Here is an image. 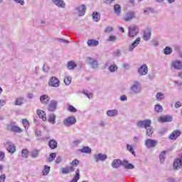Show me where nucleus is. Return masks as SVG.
<instances>
[{
  "mask_svg": "<svg viewBox=\"0 0 182 182\" xmlns=\"http://www.w3.org/2000/svg\"><path fill=\"white\" fill-rule=\"evenodd\" d=\"M129 92L131 95H139L141 93V85L138 81H134L130 87Z\"/></svg>",
  "mask_w": 182,
  "mask_h": 182,
  "instance_id": "1",
  "label": "nucleus"
},
{
  "mask_svg": "<svg viewBox=\"0 0 182 182\" xmlns=\"http://www.w3.org/2000/svg\"><path fill=\"white\" fill-rule=\"evenodd\" d=\"M85 60L87 65H89V66L92 68V69H99V62L96 58H93L92 57H87Z\"/></svg>",
  "mask_w": 182,
  "mask_h": 182,
  "instance_id": "2",
  "label": "nucleus"
},
{
  "mask_svg": "<svg viewBox=\"0 0 182 182\" xmlns=\"http://www.w3.org/2000/svg\"><path fill=\"white\" fill-rule=\"evenodd\" d=\"M136 126L141 129H147L151 126V121L150 119L139 120L136 122Z\"/></svg>",
  "mask_w": 182,
  "mask_h": 182,
  "instance_id": "3",
  "label": "nucleus"
},
{
  "mask_svg": "<svg viewBox=\"0 0 182 182\" xmlns=\"http://www.w3.org/2000/svg\"><path fill=\"white\" fill-rule=\"evenodd\" d=\"M63 124L66 127H70L73 124H76V117L74 116L68 117L63 120Z\"/></svg>",
  "mask_w": 182,
  "mask_h": 182,
  "instance_id": "4",
  "label": "nucleus"
},
{
  "mask_svg": "<svg viewBox=\"0 0 182 182\" xmlns=\"http://www.w3.org/2000/svg\"><path fill=\"white\" fill-rule=\"evenodd\" d=\"M48 86L50 87H59L60 86V82L56 77H51L48 81Z\"/></svg>",
  "mask_w": 182,
  "mask_h": 182,
  "instance_id": "5",
  "label": "nucleus"
},
{
  "mask_svg": "<svg viewBox=\"0 0 182 182\" xmlns=\"http://www.w3.org/2000/svg\"><path fill=\"white\" fill-rule=\"evenodd\" d=\"M159 144V141L155 139H148L145 140V146L147 149H154Z\"/></svg>",
  "mask_w": 182,
  "mask_h": 182,
  "instance_id": "6",
  "label": "nucleus"
},
{
  "mask_svg": "<svg viewBox=\"0 0 182 182\" xmlns=\"http://www.w3.org/2000/svg\"><path fill=\"white\" fill-rule=\"evenodd\" d=\"M129 36L130 38H134V36H137L139 33V28L136 26L132 25L129 27Z\"/></svg>",
  "mask_w": 182,
  "mask_h": 182,
  "instance_id": "7",
  "label": "nucleus"
},
{
  "mask_svg": "<svg viewBox=\"0 0 182 182\" xmlns=\"http://www.w3.org/2000/svg\"><path fill=\"white\" fill-rule=\"evenodd\" d=\"M137 73L139 76H146L147 73H149V67H147V64H143L140 68L137 69Z\"/></svg>",
  "mask_w": 182,
  "mask_h": 182,
  "instance_id": "8",
  "label": "nucleus"
},
{
  "mask_svg": "<svg viewBox=\"0 0 182 182\" xmlns=\"http://www.w3.org/2000/svg\"><path fill=\"white\" fill-rule=\"evenodd\" d=\"M94 160L95 163H99V161H106L107 160V155L105 154H96L94 155Z\"/></svg>",
  "mask_w": 182,
  "mask_h": 182,
  "instance_id": "9",
  "label": "nucleus"
},
{
  "mask_svg": "<svg viewBox=\"0 0 182 182\" xmlns=\"http://www.w3.org/2000/svg\"><path fill=\"white\" fill-rule=\"evenodd\" d=\"M136 17V13L134 11H129L127 12L124 17L123 18V21L125 22H130L132 19H134Z\"/></svg>",
  "mask_w": 182,
  "mask_h": 182,
  "instance_id": "10",
  "label": "nucleus"
},
{
  "mask_svg": "<svg viewBox=\"0 0 182 182\" xmlns=\"http://www.w3.org/2000/svg\"><path fill=\"white\" fill-rule=\"evenodd\" d=\"M173 168L174 170H178L182 168V154H181L180 158H178L173 161Z\"/></svg>",
  "mask_w": 182,
  "mask_h": 182,
  "instance_id": "11",
  "label": "nucleus"
},
{
  "mask_svg": "<svg viewBox=\"0 0 182 182\" xmlns=\"http://www.w3.org/2000/svg\"><path fill=\"white\" fill-rule=\"evenodd\" d=\"M7 130L14 133H22V129L19 127L12 124L7 125Z\"/></svg>",
  "mask_w": 182,
  "mask_h": 182,
  "instance_id": "12",
  "label": "nucleus"
},
{
  "mask_svg": "<svg viewBox=\"0 0 182 182\" xmlns=\"http://www.w3.org/2000/svg\"><path fill=\"white\" fill-rule=\"evenodd\" d=\"M5 147L9 151V153H11V154H14V153L16 151V149L15 148V144H14L12 142L7 141L5 144Z\"/></svg>",
  "mask_w": 182,
  "mask_h": 182,
  "instance_id": "13",
  "label": "nucleus"
},
{
  "mask_svg": "<svg viewBox=\"0 0 182 182\" xmlns=\"http://www.w3.org/2000/svg\"><path fill=\"white\" fill-rule=\"evenodd\" d=\"M158 120L160 123H170V122H173V117L170 115L161 116Z\"/></svg>",
  "mask_w": 182,
  "mask_h": 182,
  "instance_id": "14",
  "label": "nucleus"
},
{
  "mask_svg": "<svg viewBox=\"0 0 182 182\" xmlns=\"http://www.w3.org/2000/svg\"><path fill=\"white\" fill-rule=\"evenodd\" d=\"M140 41H141V39L140 38H137L132 44L129 46L128 50L129 52H133V50H134V48H137V46L139 45Z\"/></svg>",
  "mask_w": 182,
  "mask_h": 182,
  "instance_id": "15",
  "label": "nucleus"
},
{
  "mask_svg": "<svg viewBox=\"0 0 182 182\" xmlns=\"http://www.w3.org/2000/svg\"><path fill=\"white\" fill-rule=\"evenodd\" d=\"M52 2L55 6H58V8H61L63 9L66 8V3H65V1L63 0H52Z\"/></svg>",
  "mask_w": 182,
  "mask_h": 182,
  "instance_id": "16",
  "label": "nucleus"
},
{
  "mask_svg": "<svg viewBox=\"0 0 182 182\" xmlns=\"http://www.w3.org/2000/svg\"><path fill=\"white\" fill-rule=\"evenodd\" d=\"M172 68H174L176 70H181L182 69V61L175 60L171 62Z\"/></svg>",
  "mask_w": 182,
  "mask_h": 182,
  "instance_id": "17",
  "label": "nucleus"
},
{
  "mask_svg": "<svg viewBox=\"0 0 182 182\" xmlns=\"http://www.w3.org/2000/svg\"><path fill=\"white\" fill-rule=\"evenodd\" d=\"M181 135V131L180 130H175L169 135L170 140H176L178 137H180Z\"/></svg>",
  "mask_w": 182,
  "mask_h": 182,
  "instance_id": "18",
  "label": "nucleus"
},
{
  "mask_svg": "<svg viewBox=\"0 0 182 182\" xmlns=\"http://www.w3.org/2000/svg\"><path fill=\"white\" fill-rule=\"evenodd\" d=\"M75 9L78 11L79 16H83L86 14V6L84 4L77 7Z\"/></svg>",
  "mask_w": 182,
  "mask_h": 182,
  "instance_id": "19",
  "label": "nucleus"
},
{
  "mask_svg": "<svg viewBox=\"0 0 182 182\" xmlns=\"http://www.w3.org/2000/svg\"><path fill=\"white\" fill-rule=\"evenodd\" d=\"M57 106H58V102H56V100H52L50 102L48 105V109L50 112H55V110H56Z\"/></svg>",
  "mask_w": 182,
  "mask_h": 182,
  "instance_id": "20",
  "label": "nucleus"
},
{
  "mask_svg": "<svg viewBox=\"0 0 182 182\" xmlns=\"http://www.w3.org/2000/svg\"><path fill=\"white\" fill-rule=\"evenodd\" d=\"M87 45L90 48H96V46H99V41L95 39L88 40Z\"/></svg>",
  "mask_w": 182,
  "mask_h": 182,
  "instance_id": "21",
  "label": "nucleus"
},
{
  "mask_svg": "<svg viewBox=\"0 0 182 182\" xmlns=\"http://www.w3.org/2000/svg\"><path fill=\"white\" fill-rule=\"evenodd\" d=\"M49 100H50V97L47 95H43L40 97V102L43 105H48V103H49Z\"/></svg>",
  "mask_w": 182,
  "mask_h": 182,
  "instance_id": "22",
  "label": "nucleus"
},
{
  "mask_svg": "<svg viewBox=\"0 0 182 182\" xmlns=\"http://www.w3.org/2000/svg\"><path fill=\"white\" fill-rule=\"evenodd\" d=\"M122 166L127 168V170H133L134 168V165L129 164L127 160L122 161Z\"/></svg>",
  "mask_w": 182,
  "mask_h": 182,
  "instance_id": "23",
  "label": "nucleus"
},
{
  "mask_svg": "<svg viewBox=\"0 0 182 182\" xmlns=\"http://www.w3.org/2000/svg\"><path fill=\"white\" fill-rule=\"evenodd\" d=\"M151 38V30H150V28H146L144 31V41H149Z\"/></svg>",
  "mask_w": 182,
  "mask_h": 182,
  "instance_id": "24",
  "label": "nucleus"
},
{
  "mask_svg": "<svg viewBox=\"0 0 182 182\" xmlns=\"http://www.w3.org/2000/svg\"><path fill=\"white\" fill-rule=\"evenodd\" d=\"M36 113L40 119H42L43 122H46V113H45V111L37 109Z\"/></svg>",
  "mask_w": 182,
  "mask_h": 182,
  "instance_id": "25",
  "label": "nucleus"
},
{
  "mask_svg": "<svg viewBox=\"0 0 182 182\" xmlns=\"http://www.w3.org/2000/svg\"><path fill=\"white\" fill-rule=\"evenodd\" d=\"M119 114V111L117 109H109L107 111V115L109 117H115Z\"/></svg>",
  "mask_w": 182,
  "mask_h": 182,
  "instance_id": "26",
  "label": "nucleus"
},
{
  "mask_svg": "<svg viewBox=\"0 0 182 182\" xmlns=\"http://www.w3.org/2000/svg\"><path fill=\"white\" fill-rule=\"evenodd\" d=\"M61 171L63 174H69V173L75 171V168L73 166L65 167L61 169Z\"/></svg>",
  "mask_w": 182,
  "mask_h": 182,
  "instance_id": "27",
  "label": "nucleus"
},
{
  "mask_svg": "<svg viewBox=\"0 0 182 182\" xmlns=\"http://www.w3.org/2000/svg\"><path fill=\"white\" fill-rule=\"evenodd\" d=\"M122 163L123 161L120 159H114L112 163V167H113V168H119Z\"/></svg>",
  "mask_w": 182,
  "mask_h": 182,
  "instance_id": "28",
  "label": "nucleus"
},
{
  "mask_svg": "<svg viewBox=\"0 0 182 182\" xmlns=\"http://www.w3.org/2000/svg\"><path fill=\"white\" fill-rule=\"evenodd\" d=\"M48 146L50 149L55 150V149H58V141H56L55 139H50L48 141Z\"/></svg>",
  "mask_w": 182,
  "mask_h": 182,
  "instance_id": "29",
  "label": "nucleus"
},
{
  "mask_svg": "<svg viewBox=\"0 0 182 182\" xmlns=\"http://www.w3.org/2000/svg\"><path fill=\"white\" fill-rule=\"evenodd\" d=\"M80 178V170L78 168V169H76L75 175L70 182H77L79 181Z\"/></svg>",
  "mask_w": 182,
  "mask_h": 182,
  "instance_id": "30",
  "label": "nucleus"
},
{
  "mask_svg": "<svg viewBox=\"0 0 182 182\" xmlns=\"http://www.w3.org/2000/svg\"><path fill=\"white\" fill-rule=\"evenodd\" d=\"M114 14L117 15V16H120L122 14V7L119 4H115L114 6Z\"/></svg>",
  "mask_w": 182,
  "mask_h": 182,
  "instance_id": "31",
  "label": "nucleus"
},
{
  "mask_svg": "<svg viewBox=\"0 0 182 182\" xmlns=\"http://www.w3.org/2000/svg\"><path fill=\"white\" fill-rule=\"evenodd\" d=\"M80 153H85L86 154H92V149L89 146H83L81 149H79Z\"/></svg>",
  "mask_w": 182,
  "mask_h": 182,
  "instance_id": "32",
  "label": "nucleus"
},
{
  "mask_svg": "<svg viewBox=\"0 0 182 182\" xmlns=\"http://www.w3.org/2000/svg\"><path fill=\"white\" fill-rule=\"evenodd\" d=\"M92 19L95 22H99L100 21V14L99 12L95 11L92 14Z\"/></svg>",
  "mask_w": 182,
  "mask_h": 182,
  "instance_id": "33",
  "label": "nucleus"
},
{
  "mask_svg": "<svg viewBox=\"0 0 182 182\" xmlns=\"http://www.w3.org/2000/svg\"><path fill=\"white\" fill-rule=\"evenodd\" d=\"M76 66H77V65H76L74 61H69L67 63V68L69 70H73Z\"/></svg>",
  "mask_w": 182,
  "mask_h": 182,
  "instance_id": "34",
  "label": "nucleus"
},
{
  "mask_svg": "<svg viewBox=\"0 0 182 182\" xmlns=\"http://www.w3.org/2000/svg\"><path fill=\"white\" fill-rule=\"evenodd\" d=\"M23 97H19L18 98H16V100H15V106H21L22 105H23Z\"/></svg>",
  "mask_w": 182,
  "mask_h": 182,
  "instance_id": "35",
  "label": "nucleus"
},
{
  "mask_svg": "<svg viewBox=\"0 0 182 182\" xmlns=\"http://www.w3.org/2000/svg\"><path fill=\"white\" fill-rule=\"evenodd\" d=\"M156 99L158 102H161V100H164L166 99V96L163 92H158L156 95Z\"/></svg>",
  "mask_w": 182,
  "mask_h": 182,
  "instance_id": "36",
  "label": "nucleus"
},
{
  "mask_svg": "<svg viewBox=\"0 0 182 182\" xmlns=\"http://www.w3.org/2000/svg\"><path fill=\"white\" fill-rule=\"evenodd\" d=\"M166 154H167V151H162L159 154V159L161 163H164L166 160Z\"/></svg>",
  "mask_w": 182,
  "mask_h": 182,
  "instance_id": "37",
  "label": "nucleus"
},
{
  "mask_svg": "<svg viewBox=\"0 0 182 182\" xmlns=\"http://www.w3.org/2000/svg\"><path fill=\"white\" fill-rule=\"evenodd\" d=\"M154 111L156 113H161V112H163V106H161L160 104H156L154 107Z\"/></svg>",
  "mask_w": 182,
  "mask_h": 182,
  "instance_id": "38",
  "label": "nucleus"
},
{
  "mask_svg": "<svg viewBox=\"0 0 182 182\" xmlns=\"http://www.w3.org/2000/svg\"><path fill=\"white\" fill-rule=\"evenodd\" d=\"M146 129V136H151L153 133H154V129H153V127H151V125H149L147 128H145Z\"/></svg>",
  "mask_w": 182,
  "mask_h": 182,
  "instance_id": "39",
  "label": "nucleus"
},
{
  "mask_svg": "<svg viewBox=\"0 0 182 182\" xmlns=\"http://www.w3.org/2000/svg\"><path fill=\"white\" fill-rule=\"evenodd\" d=\"M173 53V49L167 46L164 49V55H171Z\"/></svg>",
  "mask_w": 182,
  "mask_h": 182,
  "instance_id": "40",
  "label": "nucleus"
},
{
  "mask_svg": "<svg viewBox=\"0 0 182 182\" xmlns=\"http://www.w3.org/2000/svg\"><path fill=\"white\" fill-rule=\"evenodd\" d=\"M50 171V168L48 165L44 166V170L43 171V176H48Z\"/></svg>",
  "mask_w": 182,
  "mask_h": 182,
  "instance_id": "41",
  "label": "nucleus"
},
{
  "mask_svg": "<svg viewBox=\"0 0 182 182\" xmlns=\"http://www.w3.org/2000/svg\"><path fill=\"white\" fill-rule=\"evenodd\" d=\"M55 159H56V153H51L48 158V163H52Z\"/></svg>",
  "mask_w": 182,
  "mask_h": 182,
  "instance_id": "42",
  "label": "nucleus"
},
{
  "mask_svg": "<svg viewBox=\"0 0 182 182\" xmlns=\"http://www.w3.org/2000/svg\"><path fill=\"white\" fill-rule=\"evenodd\" d=\"M31 157H33V159H36V157H38L39 156V150L34 149V150L31 151Z\"/></svg>",
  "mask_w": 182,
  "mask_h": 182,
  "instance_id": "43",
  "label": "nucleus"
},
{
  "mask_svg": "<svg viewBox=\"0 0 182 182\" xmlns=\"http://www.w3.org/2000/svg\"><path fill=\"white\" fill-rule=\"evenodd\" d=\"M117 65H111L109 67V72H111V73H114V72H117Z\"/></svg>",
  "mask_w": 182,
  "mask_h": 182,
  "instance_id": "44",
  "label": "nucleus"
},
{
  "mask_svg": "<svg viewBox=\"0 0 182 182\" xmlns=\"http://www.w3.org/2000/svg\"><path fill=\"white\" fill-rule=\"evenodd\" d=\"M48 122L50 123H53V124H55V123H56V117L55 116V114H53L50 115Z\"/></svg>",
  "mask_w": 182,
  "mask_h": 182,
  "instance_id": "45",
  "label": "nucleus"
},
{
  "mask_svg": "<svg viewBox=\"0 0 182 182\" xmlns=\"http://www.w3.org/2000/svg\"><path fill=\"white\" fill-rule=\"evenodd\" d=\"M21 156L25 159H28L29 156V151L28 149H23L21 151Z\"/></svg>",
  "mask_w": 182,
  "mask_h": 182,
  "instance_id": "46",
  "label": "nucleus"
},
{
  "mask_svg": "<svg viewBox=\"0 0 182 182\" xmlns=\"http://www.w3.org/2000/svg\"><path fill=\"white\" fill-rule=\"evenodd\" d=\"M127 149L132 154V156H136V152H134V149L132 145L127 144Z\"/></svg>",
  "mask_w": 182,
  "mask_h": 182,
  "instance_id": "47",
  "label": "nucleus"
},
{
  "mask_svg": "<svg viewBox=\"0 0 182 182\" xmlns=\"http://www.w3.org/2000/svg\"><path fill=\"white\" fill-rule=\"evenodd\" d=\"M64 83L65 85H66V86H69V85L72 83V78H70V77H65L64 78Z\"/></svg>",
  "mask_w": 182,
  "mask_h": 182,
  "instance_id": "48",
  "label": "nucleus"
},
{
  "mask_svg": "<svg viewBox=\"0 0 182 182\" xmlns=\"http://www.w3.org/2000/svg\"><path fill=\"white\" fill-rule=\"evenodd\" d=\"M107 42H116L117 41V37L115 36H110L107 39Z\"/></svg>",
  "mask_w": 182,
  "mask_h": 182,
  "instance_id": "49",
  "label": "nucleus"
},
{
  "mask_svg": "<svg viewBox=\"0 0 182 182\" xmlns=\"http://www.w3.org/2000/svg\"><path fill=\"white\" fill-rule=\"evenodd\" d=\"M68 110L69 112H71V113H76L77 112V109H76V108H75V107L70 105L68 108Z\"/></svg>",
  "mask_w": 182,
  "mask_h": 182,
  "instance_id": "50",
  "label": "nucleus"
},
{
  "mask_svg": "<svg viewBox=\"0 0 182 182\" xmlns=\"http://www.w3.org/2000/svg\"><path fill=\"white\" fill-rule=\"evenodd\" d=\"M104 32L105 33H110L111 32H113V27H112V26L106 27V28L105 29Z\"/></svg>",
  "mask_w": 182,
  "mask_h": 182,
  "instance_id": "51",
  "label": "nucleus"
},
{
  "mask_svg": "<svg viewBox=\"0 0 182 182\" xmlns=\"http://www.w3.org/2000/svg\"><path fill=\"white\" fill-rule=\"evenodd\" d=\"M22 123L25 127V129H28L29 127V122L27 119H23Z\"/></svg>",
  "mask_w": 182,
  "mask_h": 182,
  "instance_id": "52",
  "label": "nucleus"
},
{
  "mask_svg": "<svg viewBox=\"0 0 182 182\" xmlns=\"http://www.w3.org/2000/svg\"><path fill=\"white\" fill-rule=\"evenodd\" d=\"M63 161V159L61 158V156H57L55 163V164H60Z\"/></svg>",
  "mask_w": 182,
  "mask_h": 182,
  "instance_id": "53",
  "label": "nucleus"
},
{
  "mask_svg": "<svg viewBox=\"0 0 182 182\" xmlns=\"http://www.w3.org/2000/svg\"><path fill=\"white\" fill-rule=\"evenodd\" d=\"M114 55L117 58H120V56H122V51H120V50H116L114 53Z\"/></svg>",
  "mask_w": 182,
  "mask_h": 182,
  "instance_id": "54",
  "label": "nucleus"
},
{
  "mask_svg": "<svg viewBox=\"0 0 182 182\" xmlns=\"http://www.w3.org/2000/svg\"><path fill=\"white\" fill-rule=\"evenodd\" d=\"M5 159V152L0 151V161H3Z\"/></svg>",
  "mask_w": 182,
  "mask_h": 182,
  "instance_id": "55",
  "label": "nucleus"
},
{
  "mask_svg": "<svg viewBox=\"0 0 182 182\" xmlns=\"http://www.w3.org/2000/svg\"><path fill=\"white\" fill-rule=\"evenodd\" d=\"M73 166L76 167L79 164V161L77 159H75L71 162Z\"/></svg>",
  "mask_w": 182,
  "mask_h": 182,
  "instance_id": "56",
  "label": "nucleus"
},
{
  "mask_svg": "<svg viewBox=\"0 0 182 182\" xmlns=\"http://www.w3.org/2000/svg\"><path fill=\"white\" fill-rule=\"evenodd\" d=\"M16 4H20V5H25V1L23 0H14Z\"/></svg>",
  "mask_w": 182,
  "mask_h": 182,
  "instance_id": "57",
  "label": "nucleus"
},
{
  "mask_svg": "<svg viewBox=\"0 0 182 182\" xmlns=\"http://www.w3.org/2000/svg\"><path fill=\"white\" fill-rule=\"evenodd\" d=\"M5 178H6V176L5 174H2L0 176V182H5Z\"/></svg>",
  "mask_w": 182,
  "mask_h": 182,
  "instance_id": "58",
  "label": "nucleus"
},
{
  "mask_svg": "<svg viewBox=\"0 0 182 182\" xmlns=\"http://www.w3.org/2000/svg\"><path fill=\"white\" fill-rule=\"evenodd\" d=\"M167 182H177V180L174 178L170 177L167 178Z\"/></svg>",
  "mask_w": 182,
  "mask_h": 182,
  "instance_id": "59",
  "label": "nucleus"
},
{
  "mask_svg": "<svg viewBox=\"0 0 182 182\" xmlns=\"http://www.w3.org/2000/svg\"><path fill=\"white\" fill-rule=\"evenodd\" d=\"M59 42H60L61 43H69V41L67 40H65L63 38H59L58 39Z\"/></svg>",
  "mask_w": 182,
  "mask_h": 182,
  "instance_id": "60",
  "label": "nucleus"
},
{
  "mask_svg": "<svg viewBox=\"0 0 182 182\" xmlns=\"http://www.w3.org/2000/svg\"><path fill=\"white\" fill-rule=\"evenodd\" d=\"M121 102H126L127 100V97L126 95H122L120 97Z\"/></svg>",
  "mask_w": 182,
  "mask_h": 182,
  "instance_id": "61",
  "label": "nucleus"
},
{
  "mask_svg": "<svg viewBox=\"0 0 182 182\" xmlns=\"http://www.w3.org/2000/svg\"><path fill=\"white\" fill-rule=\"evenodd\" d=\"M123 68H124V69H126L127 70H128V69H130V65H129L127 63H124Z\"/></svg>",
  "mask_w": 182,
  "mask_h": 182,
  "instance_id": "62",
  "label": "nucleus"
},
{
  "mask_svg": "<svg viewBox=\"0 0 182 182\" xmlns=\"http://www.w3.org/2000/svg\"><path fill=\"white\" fill-rule=\"evenodd\" d=\"M80 141L79 139H76L73 141V146H77V144H80Z\"/></svg>",
  "mask_w": 182,
  "mask_h": 182,
  "instance_id": "63",
  "label": "nucleus"
},
{
  "mask_svg": "<svg viewBox=\"0 0 182 182\" xmlns=\"http://www.w3.org/2000/svg\"><path fill=\"white\" fill-rule=\"evenodd\" d=\"M43 70L44 72H49V67L48 65H44L43 68Z\"/></svg>",
  "mask_w": 182,
  "mask_h": 182,
  "instance_id": "64",
  "label": "nucleus"
}]
</instances>
